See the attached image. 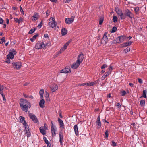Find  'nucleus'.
<instances>
[{
	"instance_id": "f257e3e1",
	"label": "nucleus",
	"mask_w": 147,
	"mask_h": 147,
	"mask_svg": "<svg viewBox=\"0 0 147 147\" xmlns=\"http://www.w3.org/2000/svg\"><path fill=\"white\" fill-rule=\"evenodd\" d=\"M48 45V44H45L42 42H38L36 44L35 48L37 49H45Z\"/></svg>"
},
{
	"instance_id": "f03ea898",
	"label": "nucleus",
	"mask_w": 147,
	"mask_h": 147,
	"mask_svg": "<svg viewBox=\"0 0 147 147\" xmlns=\"http://www.w3.org/2000/svg\"><path fill=\"white\" fill-rule=\"evenodd\" d=\"M115 10L117 14L120 16L121 19H124L125 18V16L123 14L121 10L117 7H115Z\"/></svg>"
},
{
	"instance_id": "7ed1b4c3",
	"label": "nucleus",
	"mask_w": 147,
	"mask_h": 147,
	"mask_svg": "<svg viewBox=\"0 0 147 147\" xmlns=\"http://www.w3.org/2000/svg\"><path fill=\"white\" fill-rule=\"evenodd\" d=\"M49 22L48 23V26L51 27L52 28H53L56 25L55 22V19L51 17L49 19Z\"/></svg>"
},
{
	"instance_id": "20e7f679",
	"label": "nucleus",
	"mask_w": 147,
	"mask_h": 147,
	"mask_svg": "<svg viewBox=\"0 0 147 147\" xmlns=\"http://www.w3.org/2000/svg\"><path fill=\"white\" fill-rule=\"evenodd\" d=\"M51 129L52 133V136H55L56 134V127L55 125H53L52 121H51Z\"/></svg>"
},
{
	"instance_id": "39448f33",
	"label": "nucleus",
	"mask_w": 147,
	"mask_h": 147,
	"mask_svg": "<svg viewBox=\"0 0 147 147\" xmlns=\"http://www.w3.org/2000/svg\"><path fill=\"white\" fill-rule=\"evenodd\" d=\"M108 34L107 32H105L104 34L103 37L101 41V43L103 44H105L107 42L108 40V39L107 37L108 36L109 34H108V35H107Z\"/></svg>"
},
{
	"instance_id": "423d86ee",
	"label": "nucleus",
	"mask_w": 147,
	"mask_h": 147,
	"mask_svg": "<svg viewBox=\"0 0 147 147\" xmlns=\"http://www.w3.org/2000/svg\"><path fill=\"white\" fill-rule=\"evenodd\" d=\"M20 105L22 110L26 112H27L28 111V108H30L31 106L30 104L27 105Z\"/></svg>"
},
{
	"instance_id": "0eeeda50",
	"label": "nucleus",
	"mask_w": 147,
	"mask_h": 147,
	"mask_svg": "<svg viewBox=\"0 0 147 147\" xmlns=\"http://www.w3.org/2000/svg\"><path fill=\"white\" fill-rule=\"evenodd\" d=\"M29 116L34 122L36 123H38L39 121L38 119L33 114L30 113L29 114Z\"/></svg>"
},
{
	"instance_id": "6e6552de",
	"label": "nucleus",
	"mask_w": 147,
	"mask_h": 147,
	"mask_svg": "<svg viewBox=\"0 0 147 147\" xmlns=\"http://www.w3.org/2000/svg\"><path fill=\"white\" fill-rule=\"evenodd\" d=\"M126 38V37L124 36H119L117 38V42L119 43H121L123 42Z\"/></svg>"
},
{
	"instance_id": "1a4fd4ad",
	"label": "nucleus",
	"mask_w": 147,
	"mask_h": 147,
	"mask_svg": "<svg viewBox=\"0 0 147 147\" xmlns=\"http://www.w3.org/2000/svg\"><path fill=\"white\" fill-rule=\"evenodd\" d=\"M75 18L74 16H72L71 18H66L65 20V22L68 24H69L72 23L74 21Z\"/></svg>"
},
{
	"instance_id": "9d476101",
	"label": "nucleus",
	"mask_w": 147,
	"mask_h": 147,
	"mask_svg": "<svg viewBox=\"0 0 147 147\" xmlns=\"http://www.w3.org/2000/svg\"><path fill=\"white\" fill-rule=\"evenodd\" d=\"M12 65L14 66V68L16 69L19 70L20 69L21 66V63L20 62H13Z\"/></svg>"
},
{
	"instance_id": "9b49d317",
	"label": "nucleus",
	"mask_w": 147,
	"mask_h": 147,
	"mask_svg": "<svg viewBox=\"0 0 147 147\" xmlns=\"http://www.w3.org/2000/svg\"><path fill=\"white\" fill-rule=\"evenodd\" d=\"M124 15L125 16H127L131 18H133L134 16L133 14L128 9L126 10Z\"/></svg>"
},
{
	"instance_id": "f8f14e48",
	"label": "nucleus",
	"mask_w": 147,
	"mask_h": 147,
	"mask_svg": "<svg viewBox=\"0 0 147 147\" xmlns=\"http://www.w3.org/2000/svg\"><path fill=\"white\" fill-rule=\"evenodd\" d=\"M50 88L51 89V92H53L58 89V86L56 84H53L50 86Z\"/></svg>"
},
{
	"instance_id": "ddd939ff",
	"label": "nucleus",
	"mask_w": 147,
	"mask_h": 147,
	"mask_svg": "<svg viewBox=\"0 0 147 147\" xmlns=\"http://www.w3.org/2000/svg\"><path fill=\"white\" fill-rule=\"evenodd\" d=\"M84 58V55L82 53L80 54L77 57V62L78 61L80 63H81L83 59Z\"/></svg>"
},
{
	"instance_id": "4468645a",
	"label": "nucleus",
	"mask_w": 147,
	"mask_h": 147,
	"mask_svg": "<svg viewBox=\"0 0 147 147\" xmlns=\"http://www.w3.org/2000/svg\"><path fill=\"white\" fill-rule=\"evenodd\" d=\"M58 121L59 124L60 129L61 130H63L64 128V124L63 121L59 118L58 119Z\"/></svg>"
},
{
	"instance_id": "2eb2a0df",
	"label": "nucleus",
	"mask_w": 147,
	"mask_h": 147,
	"mask_svg": "<svg viewBox=\"0 0 147 147\" xmlns=\"http://www.w3.org/2000/svg\"><path fill=\"white\" fill-rule=\"evenodd\" d=\"M20 105H28L30 104L29 102H28L27 100H25L24 99H21L20 100Z\"/></svg>"
},
{
	"instance_id": "dca6fc26",
	"label": "nucleus",
	"mask_w": 147,
	"mask_h": 147,
	"mask_svg": "<svg viewBox=\"0 0 147 147\" xmlns=\"http://www.w3.org/2000/svg\"><path fill=\"white\" fill-rule=\"evenodd\" d=\"M81 63L79 62H77L76 61V62L74 63L71 66V67L74 69L77 68L80 65Z\"/></svg>"
},
{
	"instance_id": "f3484780",
	"label": "nucleus",
	"mask_w": 147,
	"mask_h": 147,
	"mask_svg": "<svg viewBox=\"0 0 147 147\" xmlns=\"http://www.w3.org/2000/svg\"><path fill=\"white\" fill-rule=\"evenodd\" d=\"M61 73L66 74L70 72L71 71L68 68H65L60 71Z\"/></svg>"
},
{
	"instance_id": "a211bd4d",
	"label": "nucleus",
	"mask_w": 147,
	"mask_h": 147,
	"mask_svg": "<svg viewBox=\"0 0 147 147\" xmlns=\"http://www.w3.org/2000/svg\"><path fill=\"white\" fill-rule=\"evenodd\" d=\"M59 142L61 145H63V135L61 131H60L59 133Z\"/></svg>"
},
{
	"instance_id": "6ab92c4d",
	"label": "nucleus",
	"mask_w": 147,
	"mask_h": 147,
	"mask_svg": "<svg viewBox=\"0 0 147 147\" xmlns=\"http://www.w3.org/2000/svg\"><path fill=\"white\" fill-rule=\"evenodd\" d=\"M96 124L97 127L98 128H100L101 127V122L99 116L97 117V120L96 121Z\"/></svg>"
},
{
	"instance_id": "aec40b11",
	"label": "nucleus",
	"mask_w": 147,
	"mask_h": 147,
	"mask_svg": "<svg viewBox=\"0 0 147 147\" xmlns=\"http://www.w3.org/2000/svg\"><path fill=\"white\" fill-rule=\"evenodd\" d=\"M14 57V55L13 52H9L7 56V59H13Z\"/></svg>"
},
{
	"instance_id": "412c9836",
	"label": "nucleus",
	"mask_w": 147,
	"mask_h": 147,
	"mask_svg": "<svg viewBox=\"0 0 147 147\" xmlns=\"http://www.w3.org/2000/svg\"><path fill=\"white\" fill-rule=\"evenodd\" d=\"M32 18L35 21L39 18V15L37 13H35L32 16Z\"/></svg>"
},
{
	"instance_id": "4be33fe9",
	"label": "nucleus",
	"mask_w": 147,
	"mask_h": 147,
	"mask_svg": "<svg viewBox=\"0 0 147 147\" xmlns=\"http://www.w3.org/2000/svg\"><path fill=\"white\" fill-rule=\"evenodd\" d=\"M74 130L75 134L77 136L79 134V131H78V128L77 125H74Z\"/></svg>"
},
{
	"instance_id": "5701e85b",
	"label": "nucleus",
	"mask_w": 147,
	"mask_h": 147,
	"mask_svg": "<svg viewBox=\"0 0 147 147\" xmlns=\"http://www.w3.org/2000/svg\"><path fill=\"white\" fill-rule=\"evenodd\" d=\"M20 122L23 124V125H25L27 124L26 122L25 121L24 117L20 116Z\"/></svg>"
},
{
	"instance_id": "b1692460",
	"label": "nucleus",
	"mask_w": 147,
	"mask_h": 147,
	"mask_svg": "<svg viewBox=\"0 0 147 147\" xmlns=\"http://www.w3.org/2000/svg\"><path fill=\"white\" fill-rule=\"evenodd\" d=\"M23 20V19L21 17H20L19 19H18L17 18H14V20L15 22L18 24L22 22Z\"/></svg>"
},
{
	"instance_id": "393cba45",
	"label": "nucleus",
	"mask_w": 147,
	"mask_h": 147,
	"mask_svg": "<svg viewBox=\"0 0 147 147\" xmlns=\"http://www.w3.org/2000/svg\"><path fill=\"white\" fill-rule=\"evenodd\" d=\"M71 42V40L68 41L63 46V47L61 49H63V52L67 48V46Z\"/></svg>"
},
{
	"instance_id": "a878e982",
	"label": "nucleus",
	"mask_w": 147,
	"mask_h": 147,
	"mask_svg": "<svg viewBox=\"0 0 147 147\" xmlns=\"http://www.w3.org/2000/svg\"><path fill=\"white\" fill-rule=\"evenodd\" d=\"M43 140L45 142V143L47 144L48 147H51V144L50 143H49V142L47 140V138L45 137H43Z\"/></svg>"
},
{
	"instance_id": "bb28decb",
	"label": "nucleus",
	"mask_w": 147,
	"mask_h": 147,
	"mask_svg": "<svg viewBox=\"0 0 147 147\" xmlns=\"http://www.w3.org/2000/svg\"><path fill=\"white\" fill-rule=\"evenodd\" d=\"M61 33L62 35L63 36L67 34V31L65 28H63L61 30Z\"/></svg>"
},
{
	"instance_id": "cd10ccee",
	"label": "nucleus",
	"mask_w": 147,
	"mask_h": 147,
	"mask_svg": "<svg viewBox=\"0 0 147 147\" xmlns=\"http://www.w3.org/2000/svg\"><path fill=\"white\" fill-rule=\"evenodd\" d=\"M40 132L42 133L43 135L46 134V129H44V128L42 127H41L39 128Z\"/></svg>"
},
{
	"instance_id": "c85d7f7f",
	"label": "nucleus",
	"mask_w": 147,
	"mask_h": 147,
	"mask_svg": "<svg viewBox=\"0 0 147 147\" xmlns=\"http://www.w3.org/2000/svg\"><path fill=\"white\" fill-rule=\"evenodd\" d=\"M45 101L43 99H42L40 102L39 105L41 108H43L44 107Z\"/></svg>"
},
{
	"instance_id": "c756f323",
	"label": "nucleus",
	"mask_w": 147,
	"mask_h": 147,
	"mask_svg": "<svg viewBox=\"0 0 147 147\" xmlns=\"http://www.w3.org/2000/svg\"><path fill=\"white\" fill-rule=\"evenodd\" d=\"M25 129H24V131H25V133L26 132H28L30 131L29 127L28 125L26 124L24 125Z\"/></svg>"
},
{
	"instance_id": "7c9ffc66",
	"label": "nucleus",
	"mask_w": 147,
	"mask_h": 147,
	"mask_svg": "<svg viewBox=\"0 0 147 147\" xmlns=\"http://www.w3.org/2000/svg\"><path fill=\"white\" fill-rule=\"evenodd\" d=\"M132 42H133L131 41L127 42H125L123 44L124 45V46L125 47H126L127 46H130L131 45Z\"/></svg>"
},
{
	"instance_id": "2f4dec72",
	"label": "nucleus",
	"mask_w": 147,
	"mask_h": 147,
	"mask_svg": "<svg viewBox=\"0 0 147 147\" xmlns=\"http://www.w3.org/2000/svg\"><path fill=\"white\" fill-rule=\"evenodd\" d=\"M63 49H61L59 51L56 53L55 55L54 56V57L55 58V57H57L58 55L60 54L61 53L63 52Z\"/></svg>"
},
{
	"instance_id": "473e14b6",
	"label": "nucleus",
	"mask_w": 147,
	"mask_h": 147,
	"mask_svg": "<svg viewBox=\"0 0 147 147\" xmlns=\"http://www.w3.org/2000/svg\"><path fill=\"white\" fill-rule=\"evenodd\" d=\"M44 93V90L43 89H41L39 91L40 95V98H42L43 97V94Z\"/></svg>"
},
{
	"instance_id": "72a5a7b5",
	"label": "nucleus",
	"mask_w": 147,
	"mask_h": 147,
	"mask_svg": "<svg viewBox=\"0 0 147 147\" xmlns=\"http://www.w3.org/2000/svg\"><path fill=\"white\" fill-rule=\"evenodd\" d=\"M38 36V34L34 35L32 38L30 39V40L31 42H34V40L36 39V38Z\"/></svg>"
},
{
	"instance_id": "f704fd0d",
	"label": "nucleus",
	"mask_w": 147,
	"mask_h": 147,
	"mask_svg": "<svg viewBox=\"0 0 147 147\" xmlns=\"http://www.w3.org/2000/svg\"><path fill=\"white\" fill-rule=\"evenodd\" d=\"M143 95L142 97L146 98V93H147V90H144L143 91Z\"/></svg>"
},
{
	"instance_id": "c9c22d12",
	"label": "nucleus",
	"mask_w": 147,
	"mask_h": 147,
	"mask_svg": "<svg viewBox=\"0 0 147 147\" xmlns=\"http://www.w3.org/2000/svg\"><path fill=\"white\" fill-rule=\"evenodd\" d=\"M97 83V82L95 81L94 82H91L90 83H87L88 84H87V86H92L95 85Z\"/></svg>"
},
{
	"instance_id": "e433bc0d",
	"label": "nucleus",
	"mask_w": 147,
	"mask_h": 147,
	"mask_svg": "<svg viewBox=\"0 0 147 147\" xmlns=\"http://www.w3.org/2000/svg\"><path fill=\"white\" fill-rule=\"evenodd\" d=\"M140 104L142 106H144L145 105V101L144 100H141L140 101Z\"/></svg>"
},
{
	"instance_id": "4c0bfd02",
	"label": "nucleus",
	"mask_w": 147,
	"mask_h": 147,
	"mask_svg": "<svg viewBox=\"0 0 147 147\" xmlns=\"http://www.w3.org/2000/svg\"><path fill=\"white\" fill-rule=\"evenodd\" d=\"M117 19H118L117 18V17L116 16H113V22H114L115 23L116 22L117 20Z\"/></svg>"
},
{
	"instance_id": "58836bf2",
	"label": "nucleus",
	"mask_w": 147,
	"mask_h": 147,
	"mask_svg": "<svg viewBox=\"0 0 147 147\" xmlns=\"http://www.w3.org/2000/svg\"><path fill=\"white\" fill-rule=\"evenodd\" d=\"M2 96L3 99V102H4V101L5 100V95H4L3 92H1L0 94Z\"/></svg>"
},
{
	"instance_id": "ea45409f",
	"label": "nucleus",
	"mask_w": 147,
	"mask_h": 147,
	"mask_svg": "<svg viewBox=\"0 0 147 147\" xmlns=\"http://www.w3.org/2000/svg\"><path fill=\"white\" fill-rule=\"evenodd\" d=\"M45 96L47 100H48L49 99V94L47 92H45Z\"/></svg>"
},
{
	"instance_id": "a19ab883",
	"label": "nucleus",
	"mask_w": 147,
	"mask_h": 147,
	"mask_svg": "<svg viewBox=\"0 0 147 147\" xmlns=\"http://www.w3.org/2000/svg\"><path fill=\"white\" fill-rule=\"evenodd\" d=\"M134 10L136 13L137 14L138 13V12L139 10V7H136L134 8Z\"/></svg>"
},
{
	"instance_id": "79ce46f5",
	"label": "nucleus",
	"mask_w": 147,
	"mask_h": 147,
	"mask_svg": "<svg viewBox=\"0 0 147 147\" xmlns=\"http://www.w3.org/2000/svg\"><path fill=\"white\" fill-rule=\"evenodd\" d=\"M25 133L26 135L27 136V137H29L31 136V134L30 131L26 132Z\"/></svg>"
},
{
	"instance_id": "37998d69",
	"label": "nucleus",
	"mask_w": 147,
	"mask_h": 147,
	"mask_svg": "<svg viewBox=\"0 0 147 147\" xmlns=\"http://www.w3.org/2000/svg\"><path fill=\"white\" fill-rule=\"evenodd\" d=\"M111 74V72H106V73H105V74H104V76L105 77H107L108 76H109V74Z\"/></svg>"
},
{
	"instance_id": "c03bdc74",
	"label": "nucleus",
	"mask_w": 147,
	"mask_h": 147,
	"mask_svg": "<svg viewBox=\"0 0 147 147\" xmlns=\"http://www.w3.org/2000/svg\"><path fill=\"white\" fill-rule=\"evenodd\" d=\"M117 28L116 27H115V26L113 27L112 28L111 32L112 33H114V32H115L117 30Z\"/></svg>"
},
{
	"instance_id": "a18cd8bd",
	"label": "nucleus",
	"mask_w": 147,
	"mask_h": 147,
	"mask_svg": "<svg viewBox=\"0 0 147 147\" xmlns=\"http://www.w3.org/2000/svg\"><path fill=\"white\" fill-rule=\"evenodd\" d=\"M130 51V49L129 47H127V48L125 49L124 50V52L125 53H127V52L129 51Z\"/></svg>"
},
{
	"instance_id": "49530a36",
	"label": "nucleus",
	"mask_w": 147,
	"mask_h": 147,
	"mask_svg": "<svg viewBox=\"0 0 147 147\" xmlns=\"http://www.w3.org/2000/svg\"><path fill=\"white\" fill-rule=\"evenodd\" d=\"M36 30V29H31L30 30L29 32V34H31L34 32Z\"/></svg>"
},
{
	"instance_id": "de8ad7c7",
	"label": "nucleus",
	"mask_w": 147,
	"mask_h": 147,
	"mask_svg": "<svg viewBox=\"0 0 147 147\" xmlns=\"http://www.w3.org/2000/svg\"><path fill=\"white\" fill-rule=\"evenodd\" d=\"M113 67L112 66H110L108 68V71L109 72H110L111 73V71L113 70Z\"/></svg>"
},
{
	"instance_id": "09e8293b",
	"label": "nucleus",
	"mask_w": 147,
	"mask_h": 147,
	"mask_svg": "<svg viewBox=\"0 0 147 147\" xmlns=\"http://www.w3.org/2000/svg\"><path fill=\"white\" fill-rule=\"evenodd\" d=\"M103 22V19L102 18H100L99 19V24L101 25Z\"/></svg>"
},
{
	"instance_id": "8fccbe9b",
	"label": "nucleus",
	"mask_w": 147,
	"mask_h": 147,
	"mask_svg": "<svg viewBox=\"0 0 147 147\" xmlns=\"http://www.w3.org/2000/svg\"><path fill=\"white\" fill-rule=\"evenodd\" d=\"M126 92L125 91L123 90L121 91V95L122 96H124L126 94Z\"/></svg>"
},
{
	"instance_id": "3c124183",
	"label": "nucleus",
	"mask_w": 147,
	"mask_h": 147,
	"mask_svg": "<svg viewBox=\"0 0 147 147\" xmlns=\"http://www.w3.org/2000/svg\"><path fill=\"white\" fill-rule=\"evenodd\" d=\"M43 23V21H42L41 22H40V23L39 24L38 26V27H39V28H40L42 27V26Z\"/></svg>"
},
{
	"instance_id": "603ef678",
	"label": "nucleus",
	"mask_w": 147,
	"mask_h": 147,
	"mask_svg": "<svg viewBox=\"0 0 147 147\" xmlns=\"http://www.w3.org/2000/svg\"><path fill=\"white\" fill-rule=\"evenodd\" d=\"M108 133L107 130H106L105 133V138H107L108 136Z\"/></svg>"
},
{
	"instance_id": "864d4df0",
	"label": "nucleus",
	"mask_w": 147,
	"mask_h": 147,
	"mask_svg": "<svg viewBox=\"0 0 147 147\" xmlns=\"http://www.w3.org/2000/svg\"><path fill=\"white\" fill-rule=\"evenodd\" d=\"M11 52H13V53L14 55H16L17 53V52L16 51V50L14 49H12L11 50Z\"/></svg>"
},
{
	"instance_id": "5fc2aeb1",
	"label": "nucleus",
	"mask_w": 147,
	"mask_h": 147,
	"mask_svg": "<svg viewBox=\"0 0 147 147\" xmlns=\"http://www.w3.org/2000/svg\"><path fill=\"white\" fill-rule=\"evenodd\" d=\"M1 43H3L4 42H5V38L4 37H3L1 39Z\"/></svg>"
},
{
	"instance_id": "6e6d98bb",
	"label": "nucleus",
	"mask_w": 147,
	"mask_h": 147,
	"mask_svg": "<svg viewBox=\"0 0 147 147\" xmlns=\"http://www.w3.org/2000/svg\"><path fill=\"white\" fill-rule=\"evenodd\" d=\"M71 0H63V2L65 3H69Z\"/></svg>"
},
{
	"instance_id": "4d7b16f0",
	"label": "nucleus",
	"mask_w": 147,
	"mask_h": 147,
	"mask_svg": "<svg viewBox=\"0 0 147 147\" xmlns=\"http://www.w3.org/2000/svg\"><path fill=\"white\" fill-rule=\"evenodd\" d=\"M107 67V65L105 64H104L101 67V68L102 69H103L105 68L106 67Z\"/></svg>"
},
{
	"instance_id": "13d9d810",
	"label": "nucleus",
	"mask_w": 147,
	"mask_h": 147,
	"mask_svg": "<svg viewBox=\"0 0 147 147\" xmlns=\"http://www.w3.org/2000/svg\"><path fill=\"white\" fill-rule=\"evenodd\" d=\"M112 144L111 145L113 146H116V144L115 142L114 141L112 140Z\"/></svg>"
},
{
	"instance_id": "bf43d9fd",
	"label": "nucleus",
	"mask_w": 147,
	"mask_h": 147,
	"mask_svg": "<svg viewBox=\"0 0 147 147\" xmlns=\"http://www.w3.org/2000/svg\"><path fill=\"white\" fill-rule=\"evenodd\" d=\"M138 82L140 84H142L143 83V81L140 78L138 79Z\"/></svg>"
},
{
	"instance_id": "052dcab7",
	"label": "nucleus",
	"mask_w": 147,
	"mask_h": 147,
	"mask_svg": "<svg viewBox=\"0 0 147 147\" xmlns=\"http://www.w3.org/2000/svg\"><path fill=\"white\" fill-rule=\"evenodd\" d=\"M20 11L21 13H22L23 14H24V11H23L22 8L21 7V6H20Z\"/></svg>"
},
{
	"instance_id": "680f3d73",
	"label": "nucleus",
	"mask_w": 147,
	"mask_h": 147,
	"mask_svg": "<svg viewBox=\"0 0 147 147\" xmlns=\"http://www.w3.org/2000/svg\"><path fill=\"white\" fill-rule=\"evenodd\" d=\"M3 20L0 17V24H3Z\"/></svg>"
},
{
	"instance_id": "e2e57ef3",
	"label": "nucleus",
	"mask_w": 147,
	"mask_h": 147,
	"mask_svg": "<svg viewBox=\"0 0 147 147\" xmlns=\"http://www.w3.org/2000/svg\"><path fill=\"white\" fill-rule=\"evenodd\" d=\"M44 37L45 38H49V36L48 34H44Z\"/></svg>"
},
{
	"instance_id": "0e129e2a",
	"label": "nucleus",
	"mask_w": 147,
	"mask_h": 147,
	"mask_svg": "<svg viewBox=\"0 0 147 147\" xmlns=\"http://www.w3.org/2000/svg\"><path fill=\"white\" fill-rule=\"evenodd\" d=\"M116 105L117 107L119 108H120L121 107V105L119 103H117V104Z\"/></svg>"
},
{
	"instance_id": "69168bd1",
	"label": "nucleus",
	"mask_w": 147,
	"mask_h": 147,
	"mask_svg": "<svg viewBox=\"0 0 147 147\" xmlns=\"http://www.w3.org/2000/svg\"><path fill=\"white\" fill-rule=\"evenodd\" d=\"M87 84H88L86 83L81 84L82 86H85L86 85L87 86Z\"/></svg>"
},
{
	"instance_id": "338daca9",
	"label": "nucleus",
	"mask_w": 147,
	"mask_h": 147,
	"mask_svg": "<svg viewBox=\"0 0 147 147\" xmlns=\"http://www.w3.org/2000/svg\"><path fill=\"white\" fill-rule=\"evenodd\" d=\"M43 127L44 128V129H47V126L46 125V124L45 123L44 124V127Z\"/></svg>"
},
{
	"instance_id": "774afa93",
	"label": "nucleus",
	"mask_w": 147,
	"mask_h": 147,
	"mask_svg": "<svg viewBox=\"0 0 147 147\" xmlns=\"http://www.w3.org/2000/svg\"><path fill=\"white\" fill-rule=\"evenodd\" d=\"M23 95L25 98H28V96L26 94L24 93L23 94Z\"/></svg>"
}]
</instances>
